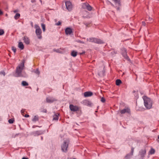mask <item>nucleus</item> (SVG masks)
Instances as JSON below:
<instances>
[{
  "instance_id": "7c9ffc66",
  "label": "nucleus",
  "mask_w": 159,
  "mask_h": 159,
  "mask_svg": "<svg viewBox=\"0 0 159 159\" xmlns=\"http://www.w3.org/2000/svg\"><path fill=\"white\" fill-rule=\"evenodd\" d=\"M4 33V31L3 30H0V35H2Z\"/></svg>"
},
{
  "instance_id": "a18cd8bd",
  "label": "nucleus",
  "mask_w": 159,
  "mask_h": 159,
  "mask_svg": "<svg viewBox=\"0 0 159 159\" xmlns=\"http://www.w3.org/2000/svg\"><path fill=\"white\" fill-rule=\"evenodd\" d=\"M17 12V11L16 10H14V11H13V12H14V13H16Z\"/></svg>"
},
{
  "instance_id": "c85d7f7f",
  "label": "nucleus",
  "mask_w": 159,
  "mask_h": 159,
  "mask_svg": "<svg viewBox=\"0 0 159 159\" xmlns=\"http://www.w3.org/2000/svg\"><path fill=\"white\" fill-rule=\"evenodd\" d=\"M33 71L38 75L40 74V72L38 69L35 70H33Z\"/></svg>"
},
{
  "instance_id": "e433bc0d",
  "label": "nucleus",
  "mask_w": 159,
  "mask_h": 159,
  "mask_svg": "<svg viewBox=\"0 0 159 159\" xmlns=\"http://www.w3.org/2000/svg\"><path fill=\"white\" fill-rule=\"evenodd\" d=\"M101 101L102 102H105V99L103 98H102L101 99Z\"/></svg>"
},
{
  "instance_id": "9b49d317",
  "label": "nucleus",
  "mask_w": 159,
  "mask_h": 159,
  "mask_svg": "<svg viewBox=\"0 0 159 159\" xmlns=\"http://www.w3.org/2000/svg\"><path fill=\"white\" fill-rule=\"evenodd\" d=\"M46 102L48 103H52L57 100L56 99L53 97H48L46 99Z\"/></svg>"
},
{
  "instance_id": "f8f14e48",
  "label": "nucleus",
  "mask_w": 159,
  "mask_h": 159,
  "mask_svg": "<svg viewBox=\"0 0 159 159\" xmlns=\"http://www.w3.org/2000/svg\"><path fill=\"white\" fill-rule=\"evenodd\" d=\"M65 32L66 35H70L73 32L72 30L70 28L67 27L65 29Z\"/></svg>"
},
{
  "instance_id": "cd10ccee",
  "label": "nucleus",
  "mask_w": 159,
  "mask_h": 159,
  "mask_svg": "<svg viewBox=\"0 0 159 159\" xmlns=\"http://www.w3.org/2000/svg\"><path fill=\"white\" fill-rule=\"evenodd\" d=\"M41 26L42 28L43 32H45V25L43 23L41 24Z\"/></svg>"
},
{
  "instance_id": "7ed1b4c3",
  "label": "nucleus",
  "mask_w": 159,
  "mask_h": 159,
  "mask_svg": "<svg viewBox=\"0 0 159 159\" xmlns=\"http://www.w3.org/2000/svg\"><path fill=\"white\" fill-rule=\"evenodd\" d=\"M69 141L68 140H66L64 141L61 145V149L63 152H66L67 151Z\"/></svg>"
},
{
  "instance_id": "0eeeda50",
  "label": "nucleus",
  "mask_w": 159,
  "mask_h": 159,
  "mask_svg": "<svg viewBox=\"0 0 159 159\" xmlns=\"http://www.w3.org/2000/svg\"><path fill=\"white\" fill-rule=\"evenodd\" d=\"M69 108L71 111L73 112L78 111L80 108L78 106L73 104H70L69 105Z\"/></svg>"
},
{
  "instance_id": "6ab92c4d",
  "label": "nucleus",
  "mask_w": 159,
  "mask_h": 159,
  "mask_svg": "<svg viewBox=\"0 0 159 159\" xmlns=\"http://www.w3.org/2000/svg\"><path fill=\"white\" fill-rule=\"evenodd\" d=\"M105 72V71L104 69V68L103 67L102 71H100V70H98V74L100 76H102L103 75Z\"/></svg>"
},
{
  "instance_id": "aec40b11",
  "label": "nucleus",
  "mask_w": 159,
  "mask_h": 159,
  "mask_svg": "<svg viewBox=\"0 0 159 159\" xmlns=\"http://www.w3.org/2000/svg\"><path fill=\"white\" fill-rule=\"evenodd\" d=\"M18 47L21 50H22L24 48V45L21 42H20L19 43Z\"/></svg>"
},
{
  "instance_id": "4468645a",
  "label": "nucleus",
  "mask_w": 159,
  "mask_h": 159,
  "mask_svg": "<svg viewBox=\"0 0 159 159\" xmlns=\"http://www.w3.org/2000/svg\"><path fill=\"white\" fill-rule=\"evenodd\" d=\"M134 148H132L131 149V152L130 153L127 155L125 157V159H129L133 155Z\"/></svg>"
},
{
  "instance_id": "a878e982",
  "label": "nucleus",
  "mask_w": 159,
  "mask_h": 159,
  "mask_svg": "<svg viewBox=\"0 0 159 159\" xmlns=\"http://www.w3.org/2000/svg\"><path fill=\"white\" fill-rule=\"evenodd\" d=\"M121 83L120 80L117 79L116 80V84L117 85H119Z\"/></svg>"
},
{
  "instance_id": "dca6fc26",
  "label": "nucleus",
  "mask_w": 159,
  "mask_h": 159,
  "mask_svg": "<svg viewBox=\"0 0 159 159\" xmlns=\"http://www.w3.org/2000/svg\"><path fill=\"white\" fill-rule=\"evenodd\" d=\"M146 151L145 149H142L139 152V155L142 157H143L146 154Z\"/></svg>"
},
{
  "instance_id": "72a5a7b5",
  "label": "nucleus",
  "mask_w": 159,
  "mask_h": 159,
  "mask_svg": "<svg viewBox=\"0 0 159 159\" xmlns=\"http://www.w3.org/2000/svg\"><path fill=\"white\" fill-rule=\"evenodd\" d=\"M14 120L12 119H10L8 120V122L10 124H12Z\"/></svg>"
},
{
  "instance_id": "ea45409f",
  "label": "nucleus",
  "mask_w": 159,
  "mask_h": 159,
  "mask_svg": "<svg viewBox=\"0 0 159 159\" xmlns=\"http://www.w3.org/2000/svg\"><path fill=\"white\" fill-rule=\"evenodd\" d=\"M142 23L143 25L144 26L145 25V23L144 21L142 22Z\"/></svg>"
},
{
  "instance_id": "b1692460",
  "label": "nucleus",
  "mask_w": 159,
  "mask_h": 159,
  "mask_svg": "<svg viewBox=\"0 0 159 159\" xmlns=\"http://www.w3.org/2000/svg\"><path fill=\"white\" fill-rule=\"evenodd\" d=\"M21 84L23 86H27L28 85V84L25 81H22L21 83Z\"/></svg>"
},
{
  "instance_id": "2eb2a0df",
  "label": "nucleus",
  "mask_w": 159,
  "mask_h": 159,
  "mask_svg": "<svg viewBox=\"0 0 159 159\" xmlns=\"http://www.w3.org/2000/svg\"><path fill=\"white\" fill-rule=\"evenodd\" d=\"M83 102L84 105L88 106H90L92 104V103L90 101L87 100H84Z\"/></svg>"
},
{
  "instance_id": "37998d69",
  "label": "nucleus",
  "mask_w": 159,
  "mask_h": 159,
  "mask_svg": "<svg viewBox=\"0 0 159 159\" xmlns=\"http://www.w3.org/2000/svg\"><path fill=\"white\" fill-rule=\"evenodd\" d=\"M3 14V12L0 10V15H2Z\"/></svg>"
},
{
  "instance_id": "1a4fd4ad",
  "label": "nucleus",
  "mask_w": 159,
  "mask_h": 159,
  "mask_svg": "<svg viewBox=\"0 0 159 159\" xmlns=\"http://www.w3.org/2000/svg\"><path fill=\"white\" fill-rule=\"evenodd\" d=\"M65 5L67 9L69 11H71L72 9V6L70 1H66L65 2Z\"/></svg>"
},
{
  "instance_id": "f704fd0d",
  "label": "nucleus",
  "mask_w": 159,
  "mask_h": 159,
  "mask_svg": "<svg viewBox=\"0 0 159 159\" xmlns=\"http://www.w3.org/2000/svg\"><path fill=\"white\" fill-rule=\"evenodd\" d=\"M53 51H54L56 52H59V53L61 52L60 51V49H54Z\"/></svg>"
},
{
  "instance_id": "603ef678",
  "label": "nucleus",
  "mask_w": 159,
  "mask_h": 159,
  "mask_svg": "<svg viewBox=\"0 0 159 159\" xmlns=\"http://www.w3.org/2000/svg\"><path fill=\"white\" fill-rule=\"evenodd\" d=\"M75 159V158H74V159Z\"/></svg>"
},
{
  "instance_id": "09e8293b",
  "label": "nucleus",
  "mask_w": 159,
  "mask_h": 159,
  "mask_svg": "<svg viewBox=\"0 0 159 159\" xmlns=\"http://www.w3.org/2000/svg\"><path fill=\"white\" fill-rule=\"evenodd\" d=\"M41 139L42 140L43 139V137H41Z\"/></svg>"
},
{
  "instance_id": "c9c22d12",
  "label": "nucleus",
  "mask_w": 159,
  "mask_h": 159,
  "mask_svg": "<svg viewBox=\"0 0 159 159\" xmlns=\"http://www.w3.org/2000/svg\"><path fill=\"white\" fill-rule=\"evenodd\" d=\"M61 24V23L60 21H58L57 23L56 24V25L57 26L60 25Z\"/></svg>"
},
{
  "instance_id": "423d86ee",
  "label": "nucleus",
  "mask_w": 159,
  "mask_h": 159,
  "mask_svg": "<svg viewBox=\"0 0 159 159\" xmlns=\"http://www.w3.org/2000/svg\"><path fill=\"white\" fill-rule=\"evenodd\" d=\"M82 7L84 9H86L89 11L92 10V7L88 3H82Z\"/></svg>"
},
{
  "instance_id": "39448f33",
  "label": "nucleus",
  "mask_w": 159,
  "mask_h": 159,
  "mask_svg": "<svg viewBox=\"0 0 159 159\" xmlns=\"http://www.w3.org/2000/svg\"><path fill=\"white\" fill-rule=\"evenodd\" d=\"M87 41H89L91 42L95 43H103L102 41L100 39H98L96 38H92L89 39H87Z\"/></svg>"
},
{
  "instance_id": "f3484780",
  "label": "nucleus",
  "mask_w": 159,
  "mask_h": 159,
  "mask_svg": "<svg viewBox=\"0 0 159 159\" xmlns=\"http://www.w3.org/2000/svg\"><path fill=\"white\" fill-rule=\"evenodd\" d=\"M23 40L26 44H29L30 41L29 38L27 36H24Z\"/></svg>"
},
{
  "instance_id": "473e14b6",
  "label": "nucleus",
  "mask_w": 159,
  "mask_h": 159,
  "mask_svg": "<svg viewBox=\"0 0 159 159\" xmlns=\"http://www.w3.org/2000/svg\"><path fill=\"white\" fill-rule=\"evenodd\" d=\"M0 74L1 75H2L3 76H5L6 74L4 71H2L0 72Z\"/></svg>"
},
{
  "instance_id": "8fccbe9b",
  "label": "nucleus",
  "mask_w": 159,
  "mask_h": 159,
  "mask_svg": "<svg viewBox=\"0 0 159 159\" xmlns=\"http://www.w3.org/2000/svg\"><path fill=\"white\" fill-rule=\"evenodd\" d=\"M103 67H103H102V68H101V69H102Z\"/></svg>"
},
{
  "instance_id": "bb28decb",
  "label": "nucleus",
  "mask_w": 159,
  "mask_h": 159,
  "mask_svg": "<svg viewBox=\"0 0 159 159\" xmlns=\"http://www.w3.org/2000/svg\"><path fill=\"white\" fill-rule=\"evenodd\" d=\"M155 152V150L152 148H151L149 151V153L150 154H152L154 153Z\"/></svg>"
},
{
  "instance_id": "20e7f679",
  "label": "nucleus",
  "mask_w": 159,
  "mask_h": 159,
  "mask_svg": "<svg viewBox=\"0 0 159 159\" xmlns=\"http://www.w3.org/2000/svg\"><path fill=\"white\" fill-rule=\"evenodd\" d=\"M34 27L36 29L35 33L36 35L39 39L42 38V30L40 27L37 25L35 24L34 25Z\"/></svg>"
},
{
  "instance_id": "412c9836",
  "label": "nucleus",
  "mask_w": 159,
  "mask_h": 159,
  "mask_svg": "<svg viewBox=\"0 0 159 159\" xmlns=\"http://www.w3.org/2000/svg\"><path fill=\"white\" fill-rule=\"evenodd\" d=\"M77 52L76 51L73 50L72 51L71 53V55L72 57H75L77 56Z\"/></svg>"
},
{
  "instance_id": "f03ea898",
  "label": "nucleus",
  "mask_w": 159,
  "mask_h": 159,
  "mask_svg": "<svg viewBox=\"0 0 159 159\" xmlns=\"http://www.w3.org/2000/svg\"><path fill=\"white\" fill-rule=\"evenodd\" d=\"M143 98L144 101V105L146 108L147 109L151 108L152 103L151 99L146 96H143Z\"/></svg>"
},
{
  "instance_id": "3c124183",
  "label": "nucleus",
  "mask_w": 159,
  "mask_h": 159,
  "mask_svg": "<svg viewBox=\"0 0 159 159\" xmlns=\"http://www.w3.org/2000/svg\"><path fill=\"white\" fill-rule=\"evenodd\" d=\"M158 139H159V136H158Z\"/></svg>"
},
{
  "instance_id": "a19ab883",
  "label": "nucleus",
  "mask_w": 159,
  "mask_h": 159,
  "mask_svg": "<svg viewBox=\"0 0 159 159\" xmlns=\"http://www.w3.org/2000/svg\"><path fill=\"white\" fill-rule=\"evenodd\" d=\"M149 21H151L152 20V18H150V17H149Z\"/></svg>"
},
{
  "instance_id": "c03bdc74",
  "label": "nucleus",
  "mask_w": 159,
  "mask_h": 159,
  "mask_svg": "<svg viewBox=\"0 0 159 159\" xmlns=\"http://www.w3.org/2000/svg\"><path fill=\"white\" fill-rule=\"evenodd\" d=\"M24 111L23 110H21V113H24Z\"/></svg>"
},
{
  "instance_id": "4be33fe9",
  "label": "nucleus",
  "mask_w": 159,
  "mask_h": 159,
  "mask_svg": "<svg viewBox=\"0 0 159 159\" xmlns=\"http://www.w3.org/2000/svg\"><path fill=\"white\" fill-rule=\"evenodd\" d=\"M59 114H56L53 116V120H57L58 119Z\"/></svg>"
},
{
  "instance_id": "6e6552de",
  "label": "nucleus",
  "mask_w": 159,
  "mask_h": 159,
  "mask_svg": "<svg viewBox=\"0 0 159 159\" xmlns=\"http://www.w3.org/2000/svg\"><path fill=\"white\" fill-rule=\"evenodd\" d=\"M128 113L129 114H130V111L129 109L128 108H125L124 109H123L122 110H120V111H119L118 112V114H124L125 113Z\"/></svg>"
},
{
  "instance_id": "ddd939ff",
  "label": "nucleus",
  "mask_w": 159,
  "mask_h": 159,
  "mask_svg": "<svg viewBox=\"0 0 159 159\" xmlns=\"http://www.w3.org/2000/svg\"><path fill=\"white\" fill-rule=\"evenodd\" d=\"M121 54L124 58L126 59H128V57L126 53V50L125 48H123L121 49Z\"/></svg>"
},
{
  "instance_id": "58836bf2",
  "label": "nucleus",
  "mask_w": 159,
  "mask_h": 159,
  "mask_svg": "<svg viewBox=\"0 0 159 159\" xmlns=\"http://www.w3.org/2000/svg\"><path fill=\"white\" fill-rule=\"evenodd\" d=\"M24 117H29V115L28 114H26L24 116Z\"/></svg>"
},
{
  "instance_id": "5701e85b",
  "label": "nucleus",
  "mask_w": 159,
  "mask_h": 159,
  "mask_svg": "<svg viewBox=\"0 0 159 159\" xmlns=\"http://www.w3.org/2000/svg\"><path fill=\"white\" fill-rule=\"evenodd\" d=\"M39 119L38 116H34V118L32 119V121L34 122H36L38 121Z\"/></svg>"
},
{
  "instance_id": "79ce46f5",
  "label": "nucleus",
  "mask_w": 159,
  "mask_h": 159,
  "mask_svg": "<svg viewBox=\"0 0 159 159\" xmlns=\"http://www.w3.org/2000/svg\"><path fill=\"white\" fill-rule=\"evenodd\" d=\"M85 52L84 51H83V52H82V53H80V55H82V54H83L84 53H85Z\"/></svg>"
},
{
  "instance_id": "de8ad7c7",
  "label": "nucleus",
  "mask_w": 159,
  "mask_h": 159,
  "mask_svg": "<svg viewBox=\"0 0 159 159\" xmlns=\"http://www.w3.org/2000/svg\"><path fill=\"white\" fill-rule=\"evenodd\" d=\"M31 2H34V0H32V1H31Z\"/></svg>"
},
{
  "instance_id": "a211bd4d",
  "label": "nucleus",
  "mask_w": 159,
  "mask_h": 159,
  "mask_svg": "<svg viewBox=\"0 0 159 159\" xmlns=\"http://www.w3.org/2000/svg\"><path fill=\"white\" fill-rule=\"evenodd\" d=\"M93 93L91 92H87L84 93V95L85 97H88L91 96Z\"/></svg>"
},
{
  "instance_id": "c756f323",
  "label": "nucleus",
  "mask_w": 159,
  "mask_h": 159,
  "mask_svg": "<svg viewBox=\"0 0 159 159\" xmlns=\"http://www.w3.org/2000/svg\"><path fill=\"white\" fill-rule=\"evenodd\" d=\"M113 1L116 4L118 5L120 4V0H113Z\"/></svg>"
},
{
  "instance_id": "f257e3e1",
  "label": "nucleus",
  "mask_w": 159,
  "mask_h": 159,
  "mask_svg": "<svg viewBox=\"0 0 159 159\" xmlns=\"http://www.w3.org/2000/svg\"><path fill=\"white\" fill-rule=\"evenodd\" d=\"M24 67V61H22V62L19 64L16 68V74L14 76L16 77L22 76V72Z\"/></svg>"
},
{
  "instance_id": "4c0bfd02",
  "label": "nucleus",
  "mask_w": 159,
  "mask_h": 159,
  "mask_svg": "<svg viewBox=\"0 0 159 159\" xmlns=\"http://www.w3.org/2000/svg\"><path fill=\"white\" fill-rule=\"evenodd\" d=\"M77 41L78 42L80 43H85L84 42L80 41V40H78Z\"/></svg>"
},
{
  "instance_id": "9d476101",
  "label": "nucleus",
  "mask_w": 159,
  "mask_h": 159,
  "mask_svg": "<svg viewBox=\"0 0 159 159\" xmlns=\"http://www.w3.org/2000/svg\"><path fill=\"white\" fill-rule=\"evenodd\" d=\"M44 131L43 130H39L34 131L32 133V134L34 136H37L43 134Z\"/></svg>"
},
{
  "instance_id": "864d4df0",
  "label": "nucleus",
  "mask_w": 159,
  "mask_h": 159,
  "mask_svg": "<svg viewBox=\"0 0 159 159\" xmlns=\"http://www.w3.org/2000/svg\"><path fill=\"white\" fill-rule=\"evenodd\" d=\"M158 1H159V0H157Z\"/></svg>"
},
{
  "instance_id": "2f4dec72",
  "label": "nucleus",
  "mask_w": 159,
  "mask_h": 159,
  "mask_svg": "<svg viewBox=\"0 0 159 159\" xmlns=\"http://www.w3.org/2000/svg\"><path fill=\"white\" fill-rule=\"evenodd\" d=\"M11 49L15 53H16V49L14 47H11Z\"/></svg>"
},
{
  "instance_id": "393cba45",
  "label": "nucleus",
  "mask_w": 159,
  "mask_h": 159,
  "mask_svg": "<svg viewBox=\"0 0 159 159\" xmlns=\"http://www.w3.org/2000/svg\"><path fill=\"white\" fill-rule=\"evenodd\" d=\"M20 16V14L19 13H17L14 16V18L15 20H17Z\"/></svg>"
},
{
  "instance_id": "49530a36",
  "label": "nucleus",
  "mask_w": 159,
  "mask_h": 159,
  "mask_svg": "<svg viewBox=\"0 0 159 159\" xmlns=\"http://www.w3.org/2000/svg\"><path fill=\"white\" fill-rule=\"evenodd\" d=\"M22 159H28L27 158L23 157L22 158Z\"/></svg>"
}]
</instances>
